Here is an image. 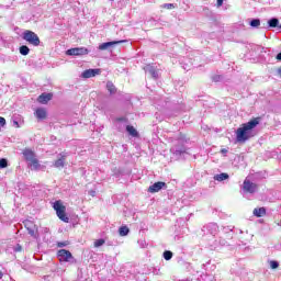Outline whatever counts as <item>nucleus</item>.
<instances>
[{
  "mask_svg": "<svg viewBox=\"0 0 281 281\" xmlns=\"http://www.w3.org/2000/svg\"><path fill=\"white\" fill-rule=\"evenodd\" d=\"M55 168H65V156H61L54 162Z\"/></svg>",
  "mask_w": 281,
  "mask_h": 281,
  "instance_id": "obj_24",
  "label": "nucleus"
},
{
  "mask_svg": "<svg viewBox=\"0 0 281 281\" xmlns=\"http://www.w3.org/2000/svg\"><path fill=\"white\" fill-rule=\"evenodd\" d=\"M217 1V5H223V1L225 0H216Z\"/></svg>",
  "mask_w": 281,
  "mask_h": 281,
  "instance_id": "obj_40",
  "label": "nucleus"
},
{
  "mask_svg": "<svg viewBox=\"0 0 281 281\" xmlns=\"http://www.w3.org/2000/svg\"><path fill=\"white\" fill-rule=\"evenodd\" d=\"M202 234L204 240H207V238H211V241L214 240V236L218 234V224L216 223H209L202 227Z\"/></svg>",
  "mask_w": 281,
  "mask_h": 281,
  "instance_id": "obj_3",
  "label": "nucleus"
},
{
  "mask_svg": "<svg viewBox=\"0 0 281 281\" xmlns=\"http://www.w3.org/2000/svg\"><path fill=\"white\" fill-rule=\"evenodd\" d=\"M278 267H280V262H278L277 260L270 261V269H278Z\"/></svg>",
  "mask_w": 281,
  "mask_h": 281,
  "instance_id": "obj_31",
  "label": "nucleus"
},
{
  "mask_svg": "<svg viewBox=\"0 0 281 281\" xmlns=\"http://www.w3.org/2000/svg\"><path fill=\"white\" fill-rule=\"evenodd\" d=\"M278 74H281V68L278 70Z\"/></svg>",
  "mask_w": 281,
  "mask_h": 281,
  "instance_id": "obj_44",
  "label": "nucleus"
},
{
  "mask_svg": "<svg viewBox=\"0 0 281 281\" xmlns=\"http://www.w3.org/2000/svg\"><path fill=\"white\" fill-rule=\"evenodd\" d=\"M54 95L52 93H42L38 98H37V102H40V104H47V102H49V100H52Z\"/></svg>",
  "mask_w": 281,
  "mask_h": 281,
  "instance_id": "obj_14",
  "label": "nucleus"
},
{
  "mask_svg": "<svg viewBox=\"0 0 281 281\" xmlns=\"http://www.w3.org/2000/svg\"><path fill=\"white\" fill-rule=\"evenodd\" d=\"M162 257H164L166 260H172V251L166 250V251L162 254Z\"/></svg>",
  "mask_w": 281,
  "mask_h": 281,
  "instance_id": "obj_29",
  "label": "nucleus"
},
{
  "mask_svg": "<svg viewBox=\"0 0 281 281\" xmlns=\"http://www.w3.org/2000/svg\"><path fill=\"white\" fill-rule=\"evenodd\" d=\"M277 60H281V52L279 54H277Z\"/></svg>",
  "mask_w": 281,
  "mask_h": 281,
  "instance_id": "obj_41",
  "label": "nucleus"
},
{
  "mask_svg": "<svg viewBox=\"0 0 281 281\" xmlns=\"http://www.w3.org/2000/svg\"><path fill=\"white\" fill-rule=\"evenodd\" d=\"M162 8H166L167 10H175V4L173 3H165V4H162Z\"/></svg>",
  "mask_w": 281,
  "mask_h": 281,
  "instance_id": "obj_32",
  "label": "nucleus"
},
{
  "mask_svg": "<svg viewBox=\"0 0 281 281\" xmlns=\"http://www.w3.org/2000/svg\"><path fill=\"white\" fill-rule=\"evenodd\" d=\"M87 54H89V49L86 47H75L66 50L67 56H87Z\"/></svg>",
  "mask_w": 281,
  "mask_h": 281,
  "instance_id": "obj_7",
  "label": "nucleus"
},
{
  "mask_svg": "<svg viewBox=\"0 0 281 281\" xmlns=\"http://www.w3.org/2000/svg\"><path fill=\"white\" fill-rule=\"evenodd\" d=\"M121 43H126V41L121 40V41L105 42L99 45V49L101 52H104L106 49H111V47H115V45H121Z\"/></svg>",
  "mask_w": 281,
  "mask_h": 281,
  "instance_id": "obj_9",
  "label": "nucleus"
},
{
  "mask_svg": "<svg viewBox=\"0 0 281 281\" xmlns=\"http://www.w3.org/2000/svg\"><path fill=\"white\" fill-rule=\"evenodd\" d=\"M0 168H8V159L5 158H0Z\"/></svg>",
  "mask_w": 281,
  "mask_h": 281,
  "instance_id": "obj_30",
  "label": "nucleus"
},
{
  "mask_svg": "<svg viewBox=\"0 0 281 281\" xmlns=\"http://www.w3.org/2000/svg\"><path fill=\"white\" fill-rule=\"evenodd\" d=\"M164 188H167L166 182L158 181L148 188V192H150V194H155V192H160Z\"/></svg>",
  "mask_w": 281,
  "mask_h": 281,
  "instance_id": "obj_10",
  "label": "nucleus"
},
{
  "mask_svg": "<svg viewBox=\"0 0 281 281\" xmlns=\"http://www.w3.org/2000/svg\"><path fill=\"white\" fill-rule=\"evenodd\" d=\"M24 225L30 236H34L35 234L34 227H36V225H34V223H32L31 221L25 222Z\"/></svg>",
  "mask_w": 281,
  "mask_h": 281,
  "instance_id": "obj_18",
  "label": "nucleus"
},
{
  "mask_svg": "<svg viewBox=\"0 0 281 281\" xmlns=\"http://www.w3.org/2000/svg\"><path fill=\"white\" fill-rule=\"evenodd\" d=\"M105 240L103 238L97 239L94 240L93 246L98 249L100 247H102V245H104Z\"/></svg>",
  "mask_w": 281,
  "mask_h": 281,
  "instance_id": "obj_28",
  "label": "nucleus"
},
{
  "mask_svg": "<svg viewBox=\"0 0 281 281\" xmlns=\"http://www.w3.org/2000/svg\"><path fill=\"white\" fill-rule=\"evenodd\" d=\"M131 229L127 228V226H121L119 228L120 236H128Z\"/></svg>",
  "mask_w": 281,
  "mask_h": 281,
  "instance_id": "obj_25",
  "label": "nucleus"
},
{
  "mask_svg": "<svg viewBox=\"0 0 281 281\" xmlns=\"http://www.w3.org/2000/svg\"><path fill=\"white\" fill-rule=\"evenodd\" d=\"M126 132L128 133V135H131L132 137H139V133L137 132V130L132 126V125H127L126 126Z\"/></svg>",
  "mask_w": 281,
  "mask_h": 281,
  "instance_id": "obj_20",
  "label": "nucleus"
},
{
  "mask_svg": "<svg viewBox=\"0 0 281 281\" xmlns=\"http://www.w3.org/2000/svg\"><path fill=\"white\" fill-rule=\"evenodd\" d=\"M184 69L190 70V67L187 66V67H184Z\"/></svg>",
  "mask_w": 281,
  "mask_h": 281,
  "instance_id": "obj_43",
  "label": "nucleus"
},
{
  "mask_svg": "<svg viewBox=\"0 0 281 281\" xmlns=\"http://www.w3.org/2000/svg\"><path fill=\"white\" fill-rule=\"evenodd\" d=\"M213 80H214V82H218V80H221V76L213 77Z\"/></svg>",
  "mask_w": 281,
  "mask_h": 281,
  "instance_id": "obj_37",
  "label": "nucleus"
},
{
  "mask_svg": "<svg viewBox=\"0 0 281 281\" xmlns=\"http://www.w3.org/2000/svg\"><path fill=\"white\" fill-rule=\"evenodd\" d=\"M250 27H260V19H252L249 22Z\"/></svg>",
  "mask_w": 281,
  "mask_h": 281,
  "instance_id": "obj_27",
  "label": "nucleus"
},
{
  "mask_svg": "<svg viewBox=\"0 0 281 281\" xmlns=\"http://www.w3.org/2000/svg\"><path fill=\"white\" fill-rule=\"evenodd\" d=\"M254 216L257 218H262L267 214V209L265 207H258L252 211Z\"/></svg>",
  "mask_w": 281,
  "mask_h": 281,
  "instance_id": "obj_16",
  "label": "nucleus"
},
{
  "mask_svg": "<svg viewBox=\"0 0 281 281\" xmlns=\"http://www.w3.org/2000/svg\"><path fill=\"white\" fill-rule=\"evenodd\" d=\"M221 154H222V155H227V149H225V148L222 149V150H221Z\"/></svg>",
  "mask_w": 281,
  "mask_h": 281,
  "instance_id": "obj_39",
  "label": "nucleus"
},
{
  "mask_svg": "<svg viewBox=\"0 0 281 281\" xmlns=\"http://www.w3.org/2000/svg\"><path fill=\"white\" fill-rule=\"evenodd\" d=\"M239 233H241V234H243V231H239Z\"/></svg>",
  "mask_w": 281,
  "mask_h": 281,
  "instance_id": "obj_46",
  "label": "nucleus"
},
{
  "mask_svg": "<svg viewBox=\"0 0 281 281\" xmlns=\"http://www.w3.org/2000/svg\"><path fill=\"white\" fill-rule=\"evenodd\" d=\"M53 209L56 212L57 217L63 223H69V216H67V206L63 204V201L57 200L53 203Z\"/></svg>",
  "mask_w": 281,
  "mask_h": 281,
  "instance_id": "obj_2",
  "label": "nucleus"
},
{
  "mask_svg": "<svg viewBox=\"0 0 281 281\" xmlns=\"http://www.w3.org/2000/svg\"><path fill=\"white\" fill-rule=\"evenodd\" d=\"M279 30H281V24L279 25Z\"/></svg>",
  "mask_w": 281,
  "mask_h": 281,
  "instance_id": "obj_45",
  "label": "nucleus"
},
{
  "mask_svg": "<svg viewBox=\"0 0 281 281\" xmlns=\"http://www.w3.org/2000/svg\"><path fill=\"white\" fill-rule=\"evenodd\" d=\"M260 124V119H252L248 121L247 123H244L240 127H238L235 132L236 135V142L238 144H245V142H248V139H251L254 137V128Z\"/></svg>",
  "mask_w": 281,
  "mask_h": 281,
  "instance_id": "obj_1",
  "label": "nucleus"
},
{
  "mask_svg": "<svg viewBox=\"0 0 281 281\" xmlns=\"http://www.w3.org/2000/svg\"><path fill=\"white\" fill-rule=\"evenodd\" d=\"M57 258H59V262H71V260H74V255L67 249H59L57 251Z\"/></svg>",
  "mask_w": 281,
  "mask_h": 281,
  "instance_id": "obj_6",
  "label": "nucleus"
},
{
  "mask_svg": "<svg viewBox=\"0 0 281 281\" xmlns=\"http://www.w3.org/2000/svg\"><path fill=\"white\" fill-rule=\"evenodd\" d=\"M225 245H227V240L225 239H213L209 243V247L214 250V249H218L220 247H225Z\"/></svg>",
  "mask_w": 281,
  "mask_h": 281,
  "instance_id": "obj_11",
  "label": "nucleus"
},
{
  "mask_svg": "<svg viewBox=\"0 0 281 281\" xmlns=\"http://www.w3.org/2000/svg\"><path fill=\"white\" fill-rule=\"evenodd\" d=\"M144 71L145 74H148L149 76H151V78H154V80L159 79V69H157V67H155V65H146L144 67Z\"/></svg>",
  "mask_w": 281,
  "mask_h": 281,
  "instance_id": "obj_8",
  "label": "nucleus"
},
{
  "mask_svg": "<svg viewBox=\"0 0 281 281\" xmlns=\"http://www.w3.org/2000/svg\"><path fill=\"white\" fill-rule=\"evenodd\" d=\"M35 115H36L37 120H45V117H47V111H45V109H43V108H38L35 111Z\"/></svg>",
  "mask_w": 281,
  "mask_h": 281,
  "instance_id": "obj_17",
  "label": "nucleus"
},
{
  "mask_svg": "<svg viewBox=\"0 0 281 281\" xmlns=\"http://www.w3.org/2000/svg\"><path fill=\"white\" fill-rule=\"evenodd\" d=\"M138 245L144 249V247H146V241L145 240H138Z\"/></svg>",
  "mask_w": 281,
  "mask_h": 281,
  "instance_id": "obj_36",
  "label": "nucleus"
},
{
  "mask_svg": "<svg viewBox=\"0 0 281 281\" xmlns=\"http://www.w3.org/2000/svg\"><path fill=\"white\" fill-rule=\"evenodd\" d=\"M3 278V272H0V280Z\"/></svg>",
  "mask_w": 281,
  "mask_h": 281,
  "instance_id": "obj_42",
  "label": "nucleus"
},
{
  "mask_svg": "<svg viewBox=\"0 0 281 281\" xmlns=\"http://www.w3.org/2000/svg\"><path fill=\"white\" fill-rule=\"evenodd\" d=\"M170 150L176 157H183V155L186 154V147L183 146L175 145L173 147H171Z\"/></svg>",
  "mask_w": 281,
  "mask_h": 281,
  "instance_id": "obj_13",
  "label": "nucleus"
},
{
  "mask_svg": "<svg viewBox=\"0 0 281 281\" xmlns=\"http://www.w3.org/2000/svg\"><path fill=\"white\" fill-rule=\"evenodd\" d=\"M23 155H24L25 160L29 164H30V161H33L34 159H36V154H34V151H32V149H24Z\"/></svg>",
  "mask_w": 281,
  "mask_h": 281,
  "instance_id": "obj_15",
  "label": "nucleus"
},
{
  "mask_svg": "<svg viewBox=\"0 0 281 281\" xmlns=\"http://www.w3.org/2000/svg\"><path fill=\"white\" fill-rule=\"evenodd\" d=\"M258 191V184L255 182H251L249 179H245L244 183L241 186L240 194L244 196V199H247V194H256Z\"/></svg>",
  "mask_w": 281,
  "mask_h": 281,
  "instance_id": "obj_4",
  "label": "nucleus"
},
{
  "mask_svg": "<svg viewBox=\"0 0 281 281\" xmlns=\"http://www.w3.org/2000/svg\"><path fill=\"white\" fill-rule=\"evenodd\" d=\"M214 181H227V179H229V175L222 172V173H217L213 177Z\"/></svg>",
  "mask_w": 281,
  "mask_h": 281,
  "instance_id": "obj_19",
  "label": "nucleus"
},
{
  "mask_svg": "<svg viewBox=\"0 0 281 281\" xmlns=\"http://www.w3.org/2000/svg\"><path fill=\"white\" fill-rule=\"evenodd\" d=\"M90 196H95V191L91 190L89 191Z\"/></svg>",
  "mask_w": 281,
  "mask_h": 281,
  "instance_id": "obj_38",
  "label": "nucleus"
},
{
  "mask_svg": "<svg viewBox=\"0 0 281 281\" xmlns=\"http://www.w3.org/2000/svg\"><path fill=\"white\" fill-rule=\"evenodd\" d=\"M100 69H87L81 74V78H95V76H99Z\"/></svg>",
  "mask_w": 281,
  "mask_h": 281,
  "instance_id": "obj_12",
  "label": "nucleus"
},
{
  "mask_svg": "<svg viewBox=\"0 0 281 281\" xmlns=\"http://www.w3.org/2000/svg\"><path fill=\"white\" fill-rule=\"evenodd\" d=\"M20 54L22 56H27V54H30V47H27V45L20 46Z\"/></svg>",
  "mask_w": 281,
  "mask_h": 281,
  "instance_id": "obj_26",
  "label": "nucleus"
},
{
  "mask_svg": "<svg viewBox=\"0 0 281 281\" xmlns=\"http://www.w3.org/2000/svg\"><path fill=\"white\" fill-rule=\"evenodd\" d=\"M106 89L111 95L117 93V88H115V85H113L111 81L106 82Z\"/></svg>",
  "mask_w": 281,
  "mask_h": 281,
  "instance_id": "obj_23",
  "label": "nucleus"
},
{
  "mask_svg": "<svg viewBox=\"0 0 281 281\" xmlns=\"http://www.w3.org/2000/svg\"><path fill=\"white\" fill-rule=\"evenodd\" d=\"M68 245H69L68 241H58V243H57V247H60V248L67 247Z\"/></svg>",
  "mask_w": 281,
  "mask_h": 281,
  "instance_id": "obj_33",
  "label": "nucleus"
},
{
  "mask_svg": "<svg viewBox=\"0 0 281 281\" xmlns=\"http://www.w3.org/2000/svg\"><path fill=\"white\" fill-rule=\"evenodd\" d=\"M5 125V117L0 116V126H4Z\"/></svg>",
  "mask_w": 281,
  "mask_h": 281,
  "instance_id": "obj_35",
  "label": "nucleus"
},
{
  "mask_svg": "<svg viewBox=\"0 0 281 281\" xmlns=\"http://www.w3.org/2000/svg\"><path fill=\"white\" fill-rule=\"evenodd\" d=\"M22 38L23 41H26L29 45H33V47H38V45H41V38L33 31H24Z\"/></svg>",
  "mask_w": 281,
  "mask_h": 281,
  "instance_id": "obj_5",
  "label": "nucleus"
},
{
  "mask_svg": "<svg viewBox=\"0 0 281 281\" xmlns=\"http://www.w3.org/2000/svg\"><path fill=\"white\" fill-rule=\"evenodd\" d=\"M268 27H279L280 29V20L278 18H272L268 20Z\"/></svg>",
  "mask_w": 281,
  "mask_h": 281,
  "instance_id": "obj_21",
  "label": "nucleus"
},
{
  "mask_svg": "<svg viewBox=\"0 0 281 281\" xmlns=\"http://www.w3.org/2000/svg\"><path fill=\"white\" fill-rule=\"evenodd\" d=\"M23 250V247L18 244L14 248H13V251H15V254H18L19 251H22Z\"/></svg>",
  "mask_w": 281,
  "mask_h": 281,
  "instance_id": "obj_34",
  "label": "nucleus"
},
{
  "mask_svg": "<svg viewBox=\"0 0 281 281\" xmlns=\"http://www.w3.org/2000/svg\"><path fill=\"white\" fill-rule=\"evenodd\" d=\"M29 166L31 170H40L41 169V164L38 162V159H33L29 162Z\"/></svg>",
  "mask_w": 281,
  "mask_h": 281,
  "instance_id": "obj_22",
  "label": "nucleus"
}]
</instances>
